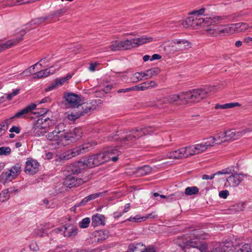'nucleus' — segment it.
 I'll return each mask as SVG.
<instances>
[{"label":"nucleus","instance_id":"nucleus-1","mask_svg":"<svg viewBox=\"0 0 252 252\" xmlns=\"http://www.w3.org/2000/svg\"><path fill=\"white\" fill-rule=\"evenodd\" d=\"M64 98L69 107L77 109V111L74 110L68 114V119L72 121H75L81 116L90 114L92 111L99 109L102 104V101L99 99L84 102V100L82 95L72 93L65 94Z\"/></svg>","mask_w":252,"mask_h":252},{"label":"nucleus","instance_id":"nucleus-2","mask_svg":"<svg viewBox=\"0 0 252 252\" xmlns=\"http://www.w3.org/2000/svg\"><path fill=\"white\" fill-rule=\"evenodd\" d=\"M84 169V164L82 161H79L65 167L63 170L65 176L63 185L70 189L77 187L82 185L87 180L77 177L79 173Z\"/></svg>","mask_w":252,"mask_h":252},{"label":"nucleus","instance_id":"nucleus-3","mask_svg":"<svg viewBox=\"0 0 252 252\" xmlns=\"http://www.w3.org/2000/svg\"><path fill=\"white\" fill-rule=\"evenodd\" d=\"M155 130L156 128L152 126L137 127L126 132V134L120 131L117 132V133L113 136H109L108 138L110 141H122L124 143L128 142L127 144L131 145L133 142L138 138L144 135L151 134Z\"/></svg>","mask_w":252,"mask_h":252},{"label":"nucleus","instance_id":"nucleus-4","mask_svg":"<svg viewBox=\"0 0 252 252\" xmlns=\"http://www.w3.org/2000/svg\"><path fill=\"white\" fill-rule=\"evenodd\" d=\"M231 17V15H225L198 18L192 15L183 21L182 24L186 27H194L196 26H200L203 28H205L209 26H214L221 23L226 22Z\"/></svg>","mask_w":252,"mask_h":252},{"label":"nucleus","instance_id":"nucleus-5","mask_svg":"<svg viewBox=\"0 0 252 252\" xmlns=\"http://www.w3.org/2000/svg\"><path fill=\"white\" fill-rule=\"evenodd\" d=\"M97 144V142L94 140L85 143L61 155L59 159L60 160H68L80 154H84L93 149Z\"/></svg>","mask_w":252,"mask_h":252},{"label":"nucleus","instance_id":"nucleus-6","mask_svg":"<svg viewBox=\"0 0 252 252\" xmlns=\"http://www.w3.org/2000/svg\"><path fill=\"white\" fill-rule=\"evenodd\" d=\"M210 92L208 88L193 89L188 92H182L180 93L181 100H185L191 102H199L206 98Z\"/></svg>","mask_w":252,"mask_h":252},{"label":"nucleus","instance_id":"nucleus-7","mask_svg":"<svg viewBox=\"0 0 252 252\" xmlns=\"http://www.w3.org/2000/svg\"><path fill=\"white\" fill-rule=\"evenodd\" d=\"M63 134L64 130H60L58 127H56L52 132H48L46 137L47 140L52 142L51 145L53 146V148L56 149L63 139Z\"/></svg>","mask_w":252,"mask_h":252},{"label":"nucleus","instance_id":"nucleus-8","mask_svg":"<svg viewBox=\"0 0 252 252\" xmlns=\"http://www.w3.org/2000/svg\"><path fill=\"white\" fill-rule=\"evenodd\" d=\"M188 246L192 249V252H203L208 249L207 245L197 238L189 240Z\"/></svg>","mask_w":252,"mask_h":252},{"label":"nucleus","instance_id":"nucleus-9","mask_svg":"<svg viewBox=\"0 0 252 252\" xmlns=\"http://www.w3.org/2000/svg\"><path fill=\"white\" fill-rule=\"evenodd\" d=\"M248 175L245 174H232L226 179V183L225 185L227 186V183L228 186L232 187H237L243 180V178L247 177Z\"/></svg>","mask_w":252,"mask_h":252},{"label":"nucleus","instance_id":"nucleus-10","mask_svg":"<svg viewBox=\"0 0 252 252\" xmlns=\"http://www.w3.org/2000/svg\"><path fill=\"white\" fill-rule=\"evenodd\" d=\"M140 246L144 247V249L141 252H156L155 247L154 246L150 245L146 247L142 243L136 242L130 244L126 252H135L138 250Z\"/></svg>","mask_w":252,"mask_h":252},{"label":"nucleus","instance_id":"nucleus-11","mask_svg":"<svg viewBox=\"0 0 252 252\" xmlns=\"http://www.w3.org/2000/svg\"><path fill=\"white\" fill-rule=\"evenodd\" d=\"M82 133V131L80 128L75 127L68 132L64 131L63 135H64V137H63V139H65L66 141L74 142L81 137Z\"/></svg>","mask_w":252,"mask_h":252},{"label":"nucleus","instance_id":"nucleus-12","mask_svg":"<svg viewBox=\"0 0 252 252\" xmlns=\"http://www.w3.org/2000/svg\"><path fill=\"white\" fill-rule=\"evenodd\" d=\"M39 163L37 160L32 158H28L26 162L25 172L26 173L33 175L38 171Z\"/></svg>","mask_w":252,"mask_h":252},{"label":"nucleus","instance_id":"nucleus-13","mask_svg":"<svg viewBox=\"0 0 252 252\" xmlns=\"http://www.w3.org/2000/svg\"><path fill=\"white\" fill-rule=\"evenodd\" d=\"M41 124V120H37L36 121L35 123L34 124L30 131L26 132L25 134H29L32 136L38 137L43 136L46 133L45 131L40 126V124Z\"/></svg>","mask_w":252,"mask_h":252},{"label":"nucleus","instance_id":"nucleus-14","mask_svg":"<svg viewBox=\"0 0 252 252\" xmlns=\"http://www.w3.org/2000/svg\"><path fill=\"white\" fill-rule=\"evenodd\" d=\"M23 30L21 31L20 37L7 41L5 43H0V52L11 47L17 45L23 40V36L25 33Z\"/></svg>","mask_w":252,"mask_h":252},{"label":"nucleus","instance_id":"nucleus-15","mask_svg":"<svg viewBox=\"0 0 252 252\" xmlns=\"http://www.w3.org/2000/svg\"><path fill=\"white\" fill-rule=\"evenodd\" d=\"M73 73L68 74L65 77L61 78H57L54 82L50 84L47 88L45 89L46 92L50 91L59 86L62 85L65 82L69 80L73 76Z\"/></svg>","mask_w":252,"mask_h":252},{"label":"nucleus","instance_id":"nucleus-16","mask_svg":"<svg viewBox=\"0 0 252 252\" xmlns=\"http://www.w3.org/2000/svg\"><path fill=\"white\" fill-rule=\"evenodd\" d=\"M103 153L105 154V158H108V161L111 160L116 162L118 160V157L121 152L115 147H108Z\"/></svg>","mask_w":252,"mask_h":252},{"label":"nucleus","instance_id":"nucleus-17","mask_svg":"<svg viewBox=\"0 0 252 252\" xmlns=\"http://www.w3.org/2000/svg\"><path fill=\"white\" fill-rule=\"evenodd\" d=\"M36 105L34 103H31L27 105L23 109L17 112L11 118V119L14 118H23L25 117V115L29 114L32 110L36 108Z\"/></svg>","mask_w":252,"mask_h":252},{"label":"nucleus","instance_id":"nucleus-18","mask_svg":"<svg viewBox=\"0 0 252 252\" xmlns=\"http://www.w3.org/2000/svg\"><path fill=\"white\" fill-rule=\"evenodd\" d=\"M189 240L185 236H179L176 241V244L180 247L179 250H177L178 252L182 250L186 252H192V249L188 246Z\"/></svg>","mask_w":252,"mask_h":252},{"label":"nucleus","instance_id":"nucleus-19","mask_svg":"<svg viewBox=\"0 0 252 252\" xmlns=\"http://www.w3.org/2000/svg\"><path fill=\"white\" fill-rule=\"evenodd\" d=\"M171 44H176L175 48L177 49V50L180 51H184L190 47V43L185 39H175L172 40Z\"/></svg>","mask_w":252,"mask_h":252},{"label":"nucleus","instance_id":"nucleus-20","mask_svg":"<svg viewBox=\"0 0 252 252\" xmlns=\"http://www.w3.org/2000/svg\"><path fill=\"white\" fill-rule=\"evenodd\" d=\"M152 170V168L149 165L138 167L133 171V173L137 177L144 176L149 174Z\"/></svg>","mask_w":252,"mask_h":252},{"label":"nucleus","instance_id":"nucleus-21","mask_svg":"<svg viewBox=\"0 0 252 252\" xmlns=\"http://www.w3.org/2000/svg\"><path fill=\"white\" fill-rule=\"evenodd\" d=\"M92 225L93 227H96L99 225H105V217L103 215L96 214L92 216Z\"/></svg>","mask_w":252,"mask_h":252},{"label":"nucleus","instance_id":"nucleus-22","mask_svg":"<svg viewBox=\"0 0 252 252\" xmlns=\"http://www.w3.org/2000/svg\"><path fill=\"white\" fill-rule=\"evenodd\" d=\"M64 228L63 233L64 236L72 237L75 236L77 234V228L70 225H65L63 226Z\"/></svg>","mask_w":252,"mask_h":252},{"label":"nucleus","instance_id":"nucleus-23","mask_svg":"<svg viewBox=\"0 0 252 252\" xmlns=\"http://www.w3.org/2000/svg\"><path fill=\"white\" fill-rule=\"evenodd\" d=\"M183 152H185L184 149L183 148L180 149L172 151L167 154V157L169 158L179 159L185 158Z\"/></svg>","mask_w":252,"mask_h":252},{"label":"nucleus","instance_id":"nucleus-24","mask_svg":"<svg viewBox=\"0 0 252 252\" xmlns=\"http://www.w3.org/2000/svg\"><path fill=\"white\" fill-rule=\"evenodd\" d=\"M105 156V154H104L103 152L94 155L95 166H98L105 161H107L108 158H106Z\"/></svg>","mask_w":252,"mask_h":252},{"label":"nucleus","instance_id":"nucleus-25","mask_svg":"<svg viewBox=\"0 0 252 252\" xmlns=\"http://www.w3.org/2000/svg\"><path fill=\"white\" fill-rule=\"evenodd\" d=\"M133 40L134 41V46L136 47L145 43L152 42L153 40V38L152 37L142 36L139 38H133Z\"/></svg>","mask_w":252,"mask_h":252},{"label":"nucleus","instance_id":"nucleus-26","mask_svg":"<svg viewBox=\"0 0 252 252\" xmlns=\"http://www.w3.org/2000/svg\"><path fill=\"white\" fill-rule=\"evenodd\" d=\"M53 19V16H50L49 15L47 16L38 17L37 18H35L32 19L31 21H30L28 24L30 26L35 25L38 26L39 25L46 22L48 20H51Z\"/></svg>","mask_w":252,"mask_h":252},{"label":"nucleus","instance_id":"nucleus-27","mask_svg":"<svg viewBox=\"0 0 252 252\" xmlns=\"http://www.w3.org/2000/svg\"><path fill=\"white\" fill-rule=\"evenodd\" d=\"M52 72L50 71V69H46L38 71L33 74V78L38 79L42 77H47L50 75Z\"/></svg>","mask_w":252,"mask_h":252},{"label":"nucleus","instance_id":"nucleus-28","mask_svg":"<svg viewBox=\"0 0 252 252\" xmlns=\"http://www.w3.org/2000/svg\"><path fill=\"white\" fill-rule=\"evenodd\" d=\"M133 40V38H132L130 40L126 39L125 41H121L122 50H128L132 48L135 47Z\"/></svg>","mask_w":252,"mask_h":252},{"label":"nucleus","instance_id":"nucleus-29","mask_svg":"<svg viewBox=\"0 0 252 252\" xmlns=\"http://www.w3.org/2000/svg\"><path fill=\"white\" fill-rule=\"evenodd\" d=\"M97 240L98 242H102L109 237V232L108 230H100L97 232Z\"/></svg>","mask_w":252,"mask_h":252},{"label":"nucleus","instance_id":"nucleus-30","mask_svg":"<svg viewBox=\"0 0 252 252\" xmlns=\"http://www.w3.org/2000/svg\"><path fill=\"white\" fill-rule=\"evenodd\" d=\"M0 178L1 180H3L5 181H11L15 178V176L13 175L12 171L9 170L6 172L2 173Z\"/></svg>","mask_w":252,"mask_h":252},{"label":"nucleus","instance_id":"nucleus-31","mask_svg":"<svg viewBox=\"0 0 252 252\" xmlns=\"http://www.w3.org/2000/svg\"><path fill=\"white\" fill-rule=\"evenodd\" d=\"M194 146H189L185 148V152H183L184 155H185V158L188 157L189 156H192L197 154L196 151L194 149Z\"/></svg>","mask_w":252,"mask_h":252},{"label":"nucleus","instance_id":"nucleus-32","mask_svg":"<svg viewBox=\"0 0 252 252\" xmlns=\"http://www.w3.org/2000/svg\"><path fill=\"white\" fill-rule=\"evenodd\" d=\"M206 141L205 142L207 148L212 147L216 144H220L223 142V140L221 141H219L218 142H216L217 141V138H214V137L211 136L206 139H205Z\"/></svg>","mask_w":252,"mask_h":252},{"label":"nucleus","instance_id":"nucleus-33","mask_svg":"<svg viewBox=\"0 0 252 252\" xmlns=\"http://www.w3.org/2000/svg\"><path fill=\"white\" fill-rule=\"evenodd\" d=\"M199 192V189L195 186L187 187L185 189V193L186 195L196 194Z\"/></svg>","mask_w":252,"mask_h":252},{"label":"nucleus","instance_id":"nucleus-34","mask_svg":"<svg viewBox=\"0 0 252 252\" xmlns=\"http://www.w3.org/2000/svg\"><path fill=\"white\" fill-rule=\"evenodd\" d=\"M179 100H181L180 94H171L166 97V101L169 103L173 104V103L178 101Z\"/></svg>","mask_w":252,"mask_h":252},{"label":"nucleus","instance_id":"nucleus-35","mask_svg":"<svg viewBox=\"0 0 252 252\" xmlns=\"http://www.w3.org/2000/svg\"><path fill=\"white\" fill-rule=\"evenodd\" d=\"M235 26V29L239 32H243L250 28L249 25L246 23H237Z\"/></svg>","mask_w":252,"mask_h":252},{"label":"nucleus","instance_id":"nucleus-36","mask_svg":"<svg viewBox=\"0 0 252 252\" xmlns=\"http://www.w3.org/2000/svg\"><path fill=\"white\" fill-rule=\"evenodd\" d=\"M82 162H84V168L85 167V165L90 168H93L95 166L94 164L95 163L94 162V155L90 156L87 159L85 160Z\"/></svg>","mask_w":252,"mask_h":252},{"label":"nucleus","instance_id":"nucleus-37","mask_svg":"<svg viewBox=\"0 0 252 252\" xmlns=\"http://www.w3.org/2000/svg\"><path fill=\"white\" fill-rule=\"evenodd\" d=\"M21 167L22 164L20 163H17L13 165L10 169V170L12 171V173L15 177L21 172Z\"/></svg>","mask_w":252,"mask_h":252},{"label":"nucleus","instance_id":"nucleus-38","mask_svg":"<svg viewBox=\"0 0 252 252\" xmlns=\"http://www.w3.org/2000/svg\"><path fill=\"white\" fill-rule=\"evenodd\" d=\"M194 149L196 150L197 154H198L206 151L208 148L207 147L205 143L204 142L195 145Z\"/></svg>","mask_w":252,"mask_h":252},{"label":"nucleus","instance_id":"nucleus-39","mask_svg":"<svg viewBox=\"0 0 252 252\" xmlns=\"http://www.w3.org/2000/svg\"><path fill=\"white\" fill-rule=\"evenodd\" d=\"M0 2L3 3L2 5L4 7L23 4V3H19L16 0H1Z\"/></svg>","mask_w":252,"mask_h":252},{"label":"nucleus","instance_id":"nucleus-40","mask_svg":"<svg viewBox=\"0 0 252 252\" xmlns=\"http://www.w3.org/2000/svg\"><path fill=\"white\" fill-rule=\"evenodd\" d=\"M10 197L8 189H5L0 193V201L1 202L7 200Z\"/></svg>","mask_w":252,"mask_h":252},{"label":"nucleus","instance_id":"nucleus-41","mask_svg":"<svg viewBox=\"0 0 252 252\" xmlns=\"http://www.w3.org/2000/svg\"><path fill=\"white\" fill-rule=\"evenodd\" d=\"M222 136H223L222 137H225V139L223 140V142H224L225 141L230 140L232 138H233L235 136V133L234 132L231 130H229L223 132Z\"/></svg>","mask_w":252,"mask_h":252},{"label":"nucleus","instance_id":"nucleus-42","mask_svg":"<svg viewBox=\"0 0 252 252\" xmlns=\"http://www.w3.org/2000/svg\"><path fill=\"white\" fill-rule=\"evenodd\" d=\"M148 73L149 78H151L153 76L158 75L160 72V69L158 67H154L146 70Z\"/></svg>","mask_w":252,"mask_h":252},{"label":"nucleus","instance_id":"nucleus-43","mask_svg":"<svg viewBox=\"0 0 252 252\" xmlns=\"http://www.w3.org/2000/svg\"><path fill=\"white\" fill-rule=\"evenodd\" d=\"M231 173V170L228 168H225L222 169L221 171H219L214 174H212L211 176H209V180H212L214 178L215 176L216 175H220L222 174H228Z\"/></svg>","mask_w":252,"mask_h":252},{"label":"nucleus","instance_id":"nucleus-44","mask_svg":"<svg viewBox=\"0 0 252 252\" xmlns=\"http://www.w3.org/2000/svg\"><path fill=\"white\" fill-rule=\"evenodd\" d=\"M121 43L120 42H115L109 46L110 50L113 51H116L118 50H122L121 47Z\"/></svg>","mask_w":252,"mask_h":252},{"label":"nucleus","instance_id":"nucleus-45","mask_svg":"<svg viewBox=\"0 0 252 252\" xmlns=\"http://www.w3.org/2000/svg\"><path fill=\"white\" fill-rule=\"evenodd\" d=\"M66 10H67L66 8L65 7H63V8H61V9L56 10L53 13V14L49 15V16H53V18L55 16L58 17H61V16H63L66 12Z\"/></svg>","mask_w":252,"mask_h":252},{"label":"nucleus","instance_id":"nucleus-46","mask_svg":"<svg viewBox=\"0 0 252 252\" xmlns=\"http://www.w3.org/2000/svg\"><path fill=\"white\" fill-rule=\"evenodd\" d=\"M90 223V219L89 218H86L82 220L79 222V225L80 228H85L88 227L89 223Z\"/></svg>","mask_w":252,"mask_h":252},{"label":"nucleus","instance_id":"nucleus-47","mask_svg":"<svg viewBox=\"0 0 252 252\" xmlns=\"http://www.w3.org/2000/svg\"><path fill=\"white\" fill-rule=\"evenodd\" d=\"M11 149L8 147H0V155L7 156L10 154Z\"/></svg>","mask_w":252,"mask_h":252},{"label":"nucleus","instance_id":"nucleus-48","mask_svg":"<svg viewBox=\"0 0 252 252\" xmlns=\"http://www.w3.org/2000/svg\"><path fill=\"white\" fill-rule=\"evenodd\" d=\"M144 87H146V90L157 86V84L154 81H149L143 83Z\"/></svg>","mask_w":252,"mask_h":252},{"label":"nucleus","instance_id":"nucleus-49","mask_svg":"<svg viewBox=\"0 0 252 252\" xmlns=\"http://www.w3.org/2000/svg\"><path fill=\"white\" fill-rule=\"evenodd\" d=\"M227 249L225 248V245L220 244L212 251V252H225Z\"/></svg>","mask_w":252,"mask_h":252},{"label":"nucleus","instance_id":"nucleus-50","mask_svg":"<svg viewBox=\"0 0 252 252\" xmlns=\"http://www.w3.org/2000/svg\"><path fill=\"white\" fill-rule=\"evenodd\" d=\"M38 120H41V124H40V126H41L42 129L45 131V133L49 132L50 130L49 128V126L47 125V122H44L43 118H39Z\"/></svg>","mask_w":252,"mask_h":252},{"label":"nucleus","instance_id":"nucleus-51","mask_svg":"<svg viewBox=\"0 0 252 252\" xmlns=\"http://www.w3.org/2000/svg\"><path fill=\"white\" fill-rule=\"evenodd\" d=\"M233 207V209H234L236 212L243 211L245 208V203L241 202L237 203V204L234 205Z\"/></svg>","mask_w":252,"mask_h":252},{"label":"nucleus","instance_id":"nucleus-52","mask_svg":"<svg viewBox=\"0 0 252 252\" xmlns=\"http://www.w3.org/2000/svg\"><path fill=\"white\" fill-rule=\"evenodd\" d=\"M205 9L203 7L201 8L199 10H194L192 12L190 13V14L194 16V17H197L198 18H200L199 16L202 15L204 12Z\"/></svg>","mask_w":252,"mask_h":252},{"label":"nucleus","instance_id":"nucleus-53","mask_svg":"<svg viewBox=\"0 0 252 252\" xmlns=\"http://www.w3.org/2000/svg\"><path fill=\"white\" fill-rule=\"evenodd\" d=\"M38 63H39V62L36 63L35 64H34L33 65H32L31 66L29 67L28 69H27L25 70H24L22 72V74H24L25 76H29V75H30L31 73H32V71H31V68H32L33 69H35V67L37 64H38Z\"/></svg>","mask_w":252,"mask_h":252},{"label":"nucleus","instance_id":"nucleus-54","mask_svg":"<svg viewBox=\"0 0 252 252\" xmlns=\"http://www.w3.org/2000/svg\"><path fill=\"white\" fill-rule=\"evenodd\" d=\"M237 252H252L251 247L249 244H245Z\"/></svg>","mask_w":252,"mask_h":252},{"label":"nucleus","instance_id":"nucleus-55","mask_svg":"<svg viewBox=\"0 0 252 252\" xmlns=\"http://www.w3.org/2000/svg\"><path fill=\"white\" fill-rule=\"evenodd\" d=\"M131 91H144L146 90V87H144L143 83L130 87Z\"/></svg>","mask_w":252,"mask_h":252},{"label":"nucleus","instance_id":"nucleus-56","mask_svg":"<svg viewBox=\"0 0 252 252\" xmlns=\"http://www.w3.org/2000/svg\"><path fill=\"white\" fill-rule=\"evenodd\" d=\"M141 220H142V217H141L140 216L137 215L133 217H130L129 218L126 219L124 221L126 222V221H129L140 222Z\"/></svg>","mask_w":252,"mask_h":252},{"label":"nucleus","instance_id":"nucleus-57","mask_svg":"<svg viewBox=\"0 0 252 252\" xmlns=\"http://www.w3.org/2000/svg\"><path fill=\"white\" fill-rule=\"evenodd\" d=\"M222 245H225V248L227 249V251H228L229 248L233 247V242L231 241L225 240L224 242L221 243Z\"/></svg>","mask_w":252,"mask_h":252},{"label":"nucleus","instance_id":"nucleus-58","mask_svg":"<svg viewBox=\"0 0 252 252\" xmlns=\"http://www.w3.org/2000/svg\"><path fill=\"white\" fill-rule=\"evenodd\" d=\"M36 234L37 235L40 237H43L44 235V234L46 233L45 229L44 227H41L37 228L36 230Z\"/></svg>","mask_w":252,"mask_h":252},{"label":"nucleus","instance_id":"nucleus-59","mask_svg":"<svg viewBox=\"0 0 252 252\" xmlns=\"http://www.w3.org/2000/svg\"><path fill=\"white\" fill-rule=\"evenodd\" d=\"M102 194V193H101V192L95 193L88 195V196H87V198L89 201H90L91 200L94 199L99 197Z\"/></svg>","mask_w":252,"mask_h":252},{"label":"nucleus","instance_id":"nucleus-60","mask_svg":"<svg viewBox=\"0 0 252 252\" xmlns=\"http://www.w3.org/2000/svg\"><path fill=\"white\" fill-rule=\"evenodd\" d=\"M229 191L227 190H223L219 192V196L220 198L225 199L229 195Z\"/></svg>","mask_w":252,"mask_h":252},{"label":"nucleus","instance_id":"nucleus-61","mask_svg":"<svg viewBox=\"0 0 252 252\" xmlns=\"http://www.w3.org/2000/svg\"><path fill=\"white\" fill-rule=\"evenodd\" d=\"M226 104V108L229 109L233 108L236 106H240L241 105L238 102H231L228 103H225Z\"/></svg>","mask_w":252,"mask_h":252},{"label":"nucleus","instance_id":"nucleus-62","mask_svg":"<svg viewBox=\"0 0 252 252\" xmlns=\"http://www.w3.org/2000/svg\"><path fill=\"white\" fill-rule=\"evenodd\" d=\"M6 122H1L0 123V133L3 134L5 131L6 130Z\"/></svg>","mask_w":252,"mask_h":252},{"label":"nucleus","instance_id":"nucleus-63","mask_svg":"<svg viewBox=\"0 0 252 252\" xmlns=\"http://www.w3.org/2000/svg\"><path fill=\"white\" fill-rule=\"evenodd\" d=\"M9 131L10 132H15L16 133H19L20 131V128L18 126H13L10 129Z\"/></svg>","mask_w":252,"mask_h":252},{"label":"nucleus","instance_id":"nucleus-64","mask_svg":"<svg viewBox=\"0 0 252 252\" xmlns=\"http://www.w3.org/2000/svg\"><path fill=\"white\" fill-rule=\"evenodd\" d=\"M30 248L31 250L35 252H36L39 250V248L35 242L31 243L30 245Z\"/></svg>","mask_w":252,"mask_h":252}]
</instances>
